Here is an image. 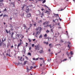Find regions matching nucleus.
<instances>
[{"label":"nucleus","mask_w":75,"mask_h":75,"mask_svg":"<svg viewBox=\"0 0 75 75\" xmlns=\"http://www.w3.org/2000/svg\"><path fill=\"white\" fill-rule=\"evenodd\" d=\"M51 44H49V46L50 47V48H51Z\"/></svg>","instance_id":"4c0bfd02"},{"label":"nucleus","mask_w":75,"mask_h":75,"mask_svg":"<svg viewBox=\"0 0 75 75\" xmlns=\"http://www.w3.org/2000/svg\"><path fill=\"white\" fill-rule=\"evenodd\" d=\"M68 47H69V49H70V45H68Z\"/></svg>","instance_id":"f704fd0d"},{"label":"nucleus","mask_w":75,"mask_h":75,"mask_svg":"<svg viewBox=\"0 0 75 75\" xmlns=\"http://www.w3.org/2000/svg\"><path fill=\"white\" fill-rule=\"evenodd\" d=\"M57 20V19H54V20L53 19V22H55V21H56V20Z\"/></svg>","instance_id":"cd10ccee"},{"label":"nucleus","mask_w":75,"mask_h":75,"mask_svg":"<svg viewBox=\"0 0 75 75\" xmlns=\"http://www.w3.org/2000/svg\"><path fill=\"white\" fill-rule=\"evenodd\" d=\"M44 52L43 51V50H40V54H42V53H43Z\"/></svg>","instance_id":"9d476101"},{"label":"nucleus","mask_w":75,"mask_h":75,"mask_svg":"<svg viewBox=\"0 0 75 75\" xmlns=\"http://www.w3.org/2000/svg\"><path fill=\"white\" fill-rule=\"evenodd\" d=\"M25 11L26 13H28V12L29 11V8H28V9H26L25 10Z\"/></svg>","instance_id":"2eb2a0df"},{"label":"nucleus","mask_w":75,"mask_h":75,"mask_svg":"<svg viewBox=\"0 0 75 75\" xmlns=\"http://www.w3.org/2000/svg\"><path fill=\"white\" fill-rule=\"evenodd\" d=\"M14 34V32H12L11 33V36H13Z\"/></svg>","instance_id":"6ab92c4d"},{"label":"nucleus","mask_w":75,"mask_h":75,"mask_svg":"<svg viewBox=\"0 0 75 75\" xmlns=\"http://www.w3.org/2000/svg\"><path fill=\"white\" fill-rule=\"evenodd\" d=\"M50 26H51V25H45L44 26V27H50Z\"/></svg>","instance_id":"dca6fc26"},{"label":"nucleus","mask_w":75,"mask_h":75,"mask_svg":"<svg viewBox=\"0 0 75 75\" xmlns=\"http://www.w3.org/2000/svg\"><path fill=\"white\" fill-rule=\"evenodd\" d=\"M70 54H71V56H72V55H74V54L73 53V52H70Z\"/></svg>","instance_id":"9b49d317"},{"label":"nucleus","mask_w":75,"mask_h":75,"mask_svg":"<svg viewBox=\"0 0 75 75\" xmlns=\"http://www.w3.org/2000/svg\"><path fill=\"white\" fill-rule=\"evenodd\" d=\"M25 51H26L25 49H24V51H23V54H25Z\"/></svg>","instance_id":"aec40b11"},{"label":"nucleus","mask_w":75,"mask_h":75,"mask_svg":"<svg viewBox=\"0 0 75 75\" xmlns=\"http://www.w3.org/2000/svg\"><path fill=\"white\" fill-rule=\"evenodd\" d=\"M31 47H30L29 48V50H31Z\"/></svg>","instance_id":"e2e57ef3"},{"label":"nucleus","mask_w":75,"mask_h":75,"mask_svg":"<svg viewBox=\"0 0 75 75\" xmlns=\"http://www.w3.org/2000/svg\"><path fill=\"white\" fill-rule=\"evenodd\" d=\"M30 69H33V66H31L30 67Z\"/></svg>","instance_id":"8fccbe9b"},{"label":"nucleus","mask_w":75,"mask_h":75,"mask_svg":"<svg viewBox=\"0 0 75 75\" xmlns=\"http://www.w3.org/2000/svg\"><path fill=\"white\" fill-rule=\"evenodd\" d=\"M25 58H26V59H28V57H27L25 56Z\"/></svg>","instance_id":"de8ad7c7"},{"label":"nucleus","mask_w":75,"mask_h":75,"mask_svg":"<svg viewBox=\"0 0 75 75\" xmlns=\"http://www.w3.org/2000/svg\"><path fill=\"white\" fill-rule=\"evenodd\" d=\"M40 60H44V58H40Z\"/></svg>","instance_id":"c756f323"},{"label":"nucleus","mask_w":75,"mask_h":75,"mask_svg":"<svg viewBox=\"0 0 75 75\" xmlns=\"http://www.w3.org/2000/svg\"><path fill=\"white\" fill-rule=\"evenodd\" d=\"M0 4H1V5H2V6H4V4H3V2L2 3H1Z\"/></svg>","instance_id":"473e14b6"},{"label":"nucleus","mask_w":75,"mask_h":75,"mask_svg":"<svg viewBox=\"0 0 75 75\" xmlns=\"http://www.w3.org/2000/svg\"><path fill=\"white\" fill-rule=\"evenodd\" d=\"M21 44H22V43H21V42H20V43L18 44L17 47V48L18 49V47H19V46L20 45H21Z\"/></svg>","instance_id":"423d86ee"},{"label":"nucleus","mask_w":75,"mask_h":75,"mask_svg":"<svg viewBox=\"0 0 75 75\" xmlns=\"http://www.w3.org/2000/svg\"><path fill=\"white\" fill-rule=\"evenodd\" d=\"M42 35H40L39 36V38H42Z\"/></svg>","instance_id":"5701e85b"},{"label":"nucleus","mask_w":75,"mask_h":75,"mask_svg":"<svg viewBox=\"0 0 75 75\" xmlns=\"http://www.w3.org/2000/svg\"><path fill=\"white\" fill-rule=\"evenodd\" d=\"M0 3H1V2H3V0H0Z\"/></svg>","instance_id":"37998d69"},{"label":"nucleus","mask_w":75,"mask_h":75,"mask_svg":"<svg viewBox=\"0 0 75 75\" xmlns=\"http://www.w3.org/2000/svg\"><path fill=\"white\" fill-rule=\"evenodd\" d=\"M66 8V7H64V9L61 8V10H58V11H62V10H65V8Z\"/></svg>","instance_id":"6e6552de"},{"label":"nucleus","mask_w":75,"mask_h":75,"mask_svg":"<svg viewBox=\"0 0 75 75\" xmlns=\"http://www.w3.org/2000/svg\"><path fill=\"white\" fill-rule=\"evenodd\" d=\"M2 42H1V43H0V47L1 46L2 47V45H3V38L2 39Z\"/></svg>","instance_id":"20e7f679"},{"label":"nucleus","mask_w":75,"mask_h":75,"mask_svg":"<svg viewBox=\"0 0 75 75\" xmlns=\"http://www.w3.org/2000/svg\"><path fill=\"white\" fill-rule=\"evenodd\" d=\"M50 28H51V32L52 33H53V31H52V26L51 27V26H50Z\"/></svg>","instance_id":"f3484780"},{"label":"nucleus","mask_w":75,"mask_h":75,"mask_svg":"<svg viewBox=\"0 0 75 75\" xmlns=\"http://www.w3.org/2000/svg\"><path fill=\"white\" fill-rule=\"evenodd\" d=\"M23 26L25 28L24 29H25V28H27V27L26 25H25V24H23Z\"/></svg>","instance_id":"ddd939ff"},{"label":"nucleus","mask_w":75,"mask_h":75,"mask_svg":"<svg viewBox=\"0 0 75 75\" xmlns=\"http://www.w3.org/2000/svg\"><path fill=\"white\" fill-rule=\"evenodd\" d=\"M32 26V24H30V27H31Z\"/></svg>","instance_id":"052dcab7"},{"label":"nucleus","mask_w":75,"mask_h":75,"mask_svg":"<svg viewBox=\"0 0 75 75\" xmlns=\"http://www.w3.org/2000/svg\"><path fill=\"white\" fill-rule=\"evenodd\" d=\"M46 32L47 33H48L50 32V31L48 30H47L46 31Z\"/></svg>","instance_id":"72a5a7b5"},{"label":"nucleus","mask_w":75,"mask_h":75,"mask_svg":"<svg viewBox=\"0 0 75 75\" xmlns=\"http://www.w3.org/2000/svg\"><path fill=\"white\" fill-rule=\"evenodd\" d=\"M48 23V22L47 21H46L43 23V25H47Z\"/></svg>","instance_id":"39448f33"},{"label":"nucleus","mask_w":75,"mask_h":75,"mask_svg":"<svg viewBox=\"0 0 75 75\" xmlns=\"http://www.w3.org/2000/svg\"><path fill=\"white\" fill-rule=\"evenodd\" d=\"M6 38H5L4 40V41H6Z\"/></svg>","instance_id":"680f3d73"},{"label":"nucleus","mask_w":75,"mask_h":75,"mask_svg":"<svg viewBox=\"0 0 75 75\" xmlns=\"http://www.w3.org/2000/svg\"><path fill=\"white\" fill-rule=\"evenodd\" d=\"M26 69L27 70V72H29V71H30V70H31V69H28V68H26Z\"/></svg>","instance_id":"f8f14e48"},{"label":"nucleus","mask_w":75,"mask_h":75,"mask_svg":"<svg viewBox=\"0 0 75 75\" xmlns=\"http://www.w3.org/2000/svg\"><path fill=\"white\" fill-rule=\"evenodd\" d=\"M4 11H6L7 9H6V8H5L4 10Z\"/></svg>","instance_id":"49530a36"},{"label":"nucleus","mask_w":75,"mask_h":75,"mask_svg":"<svg viewBox=\"0 0 75 75\" xmlns=\"http://www.w3.org/2000/svg\"><path fill=\"white\" fill-rule=\"evenodd\" d=\"M6 55H7V56H8V53H6Z\"/></svg>","instance_id":"338daca9"},{"label":"nucleus","mask_w":75,"mask_h":75,"mask_svg":"<svg viewBox=\"0 0 75 75\" xmlns=\"http://www.w3.org/2000/svg\"><path fill=\"white\" fill-rule=\"evenodd\" d=\"M11 48H13V45H12L11 47Z\"/></svg>","instance_id":"774afa93"},{"label":"nucleus","mask_w":75,"mask_h":75,"mask_svg":"<svg viewBox=\"0 0 75 75\" xmlns=\"http://www.w3.org/2000/svg\"><path fill=\"white\" fill-rule=\"evenodd\" d=\"M28 40L29 41V42H30L31 41V40H30V39H28Z\"/></svg>","instance_id":"c03bdc74"},{"label":"nucleus","mask_w":75,"mask_h":75,"mask_svg":"<svg viewBox=\"0 0 75 75\" xmlns=\"http://www.w3.org/2000/svg\"><path fill=\"white\" fill-rule=\"evenodd\" d=\"M39 34H40V32L39 31H38L36 32V33L35 34V35H34V33L33 34V35H34V37H35L36 38L37 37V35H39Z\"/></svg>","instance_id":"f257e3e1"},{"label":"nucleus","mask_w":75,"mask_h":75,"mask_svg":"<svg viewBox=\"0 0 75 75\" xmlns=\"http://www.w3.org/2000/svg\"><path fill=\"white\" fill-rule=\"evenodd\" d=\"M24 5L22 7V10H23V8H24Z\"/></svg>","instance_id":"e433bc0d"},{"label":"nucleus","mask_w":75,"mask_h":75,"mask_svg":"<svg viewBox=\"0 0 75 75\" xmlns=\"http://www.w3.org/2000/svg\"><path fill=\"white\" fill-rule=\"evenodd\" d=\"M31 13H29V14H28L27 15V16L28 17H31Z\"/></svg>","instance_id":"1a4fd4ad"},{"label":"nucleus","mask_w":75,"mask_h":75,"mask_svg":"<svg viewBox=\"0 0 75 75\" xmlns=\"http://www.w3.org/2000/svg\"><path fill=\"white\" fill-rule=\"evenodd\" d=\"M11 4L13 5V7H15V5H14V2H12L11 3Z\"/></svg>","instance_id":"4468645a"},{"label":"nucleus","mask_w":75,"mask_h":75,"mask_svg":"<svg viewBox=\"0 0 75 75\" xmlns=\"http://www.w3.org/2000/svg\"><path fill=\"white\" fill-rule=\"evenodd\" d=\"M60 42H64V41H63L61 39L60 40Z\"/></svg>","instance_id":"2f4dec72"},{"label":"nucleus","mask_w":75,"mask_h":75,"mask_svg":"<svg viewBox=\"0 0 75 75\" xmlns=\"http://www.w3.org/2000/svg\"><path fill=\"white\" fill-rule=\"evenodd\" d=\"M27 61H25V62H24V63L23 64V65H25V64H26V63H27Z\"/></svg>","instance_id":"412c9836"},{"label":"nucleus","mask_w":75,"mask_h":75,"mask_svg":"<svg viewBox=\"0 0 75 75\" xmlns=\"http://www.w3.org/2000/svg\"><path fill=\"white\" fill-rule=\"evenodd\" d=\"M69 45H71V43L70 42H69Z\"/></svg>","instance_id":"0e129e2a"},{"label":"nucleus","mask_w":75,"mask_h":75,"mask_svg":"<svg viewBox=\"0 0 75 75\" xmlns=\"http://www.w3.org/2000/svg\"><path fill=\"white\" fill-rule=\"evenodd\" d=\"M71 57H72V56H71L70 57H69V59H71Z\"/></svg>","instance_id":"bf43d9fd"},{"label":"nucleus","mask_w":75,"mask_h":75,"mask_svg":"<svg viewBox=\"0 0 75 75\" xmlns=\"http://www.w3.org/2000/svg\"><path fill=\"white\" fill-rule=\"evenodd\" d=\"M42 22V21L40 20L38 22V23H41Z\"/></svg>","instance_id":"a878e982"},{"label":"nucleus","mask_w":75,"mask_h":75,"mask_svg":"<svg viewBox=\"0 0 75 75\" xmlns=\"http://www.w3.org/2000/svg\"><path fill=\"white\" fill-rule=\"evenodd\" d=\"M67 36H68V38H69V36H68V33H67Z\"/></svg>","instance_id":"6e6d98bb"},{"label":"nucleus","mask_w":75,"mask_h":75,"mask_svg":"<svg viewBox=\"0 0 75 75\" xmlns=\"http://www.w3.org/2000/svg\"><path fill=\"white\" fill-rule=\"evenodd\" d=\"M44 8H42V9H41V10H42V11H44Z\"/></svg>","instance_id":"69168bd1"},{"label":"nucleus","mask_w":75,"mask_h":75,"mask_svg":"<svg viewBox=\"0 0 75 75\" xmlns=\"http://www.w3.org/2000/svg\"><path fill=\"white\" fill-rule=\"evenodd\" d=\"M58 25L59 26H60V23H58Z\"/></svg>","instance_id":"3c124183"},{"label":"nucleus","mask_w":75,"mask_h":75,"mask_svg":"<svg viewBox=\"0 0 75 75\" xmlns=\"http://www.w3.org/2000/svg\"><path fill=\"white\" fill-rule=\"evenodd\" d=\"M68 52H67V53H66V54H67L68 55V57H69V54H70V53H68Z\"/></svg>","instance_id":"a211bd4d"},{"label":"nucleus","mask_w":75,"mask_h":75,"mask_svg":"<svg viewBox=\"0 0 75 75\" xmlns=\"http://www.w3.org/2000/svg\"><path fill=\"white\" fill-rule=\"evenodd\" d=\"M44 37H47V34H45V35H44Z\"/></svg>","instance_id":"79ce46f5"},{"label":"nucleus","mask_w":75,"mask_h":75,"mask_svg":"<svg viewBox=\"0 0 75 75\" xmlns=\"http://www.w3.org/2000/svg\"><path fill=\"white\" fill-rule=\"evenodd\" d=\"M46 45H48V42H46Z\"/></svg>","instance_id":"603ef678"},{"label":"nucleus","mask_w":75,"mask_h":75,"mask_svg":"<svg viewBox=\"0 0 75 75\" xmlns=\"http://www.w3.org/2000/svg\"><path fill=\"white\" fill-rule=\"evenodd\" d=\"M50 59V60L48 59L47 60V61H48V62H50V61H51V59Z\"/></svg>","instance_id":"58836bf2"},{"label":"nucleus","mask_w":75,"mask_h":75,"mask_svg":"<svg viewBox=\"0 0 75 75\" xmlns=\"http://www.w3.org/2000/svg\"><path fill=\"white\" fill-rule=\"evenodd\" d=\"M10 27H11V28H13V26L11 25H10Z\"/></svg>","instance_id":"ea45409f"},{"label":"nucleus","mask_w":75,"mask_h":75,"mask_svg":"<svg viewBox=\"0 0 75 75\" xmlns=\"http://www.w3.org/2000/svg\"><path fill=\"white\" fill-rule=\"evenodd\" d=\"M3 45L4 47H6V44H3Z\"/></svg>","instance_id":"09e8293b"},{"label":"nucleus","mask_w":75,"mask_h":75,"mask_svg":"<svg viewBox=\"0 0 75 75\" xmlns=\"http://www.w3.org/2000/svg\"><path fill=\"white\" fill-rule=\"evenodd\" d=\"M36 25H37V23L35 22V23L33 25L34 26H35V27L36 26Z\"/></svg>","instance_id":"4be33fe9"},{"label":"nucleus","mask_w":75,"mask_h":75,"mask_svg":"<svg viewBox=\"0 0 75 75\" xmlns=\"http://www.w3.org/2000/svg\"><path fill=\"white\" fill-rule=\"evenodd\" d=\"M46 1V0H44V1H43L42 2V3H45Z\"/></svg>","instance_id":"bb28decb"},{"label":"nucleus","mask_w":75,"mask_h":75,"mask_svg":"<svg viewBox=\"0 0 75 75\" xmlns=\"http://www.w3.org/2000/svg\"><path fill=\"white\" fill-rule=\"evenodd\" d=\"M6 33H7V34H8V31H7V30H6Z\"/></svg>","instance_id":"a19ab883"},{"label":"nucleus","mask_w":75,"mask_h":75,"mask_svg":"<svg viewBox=\"0 0 75 75\" xmlns=\"http://www.w3.org/2000/svg\"><path fill=\"white\" fill-rule=\"evenodd\" d=\"M6 16H6V15H5L4 16V17H6Z\"/></svg>","instance_id":"13d9d810"},{"label":"nucleus","mask_w":75,"mask_h":75,"mask_svg":"<svg viewBox=\"0 0 75 75\" xmlns=\"http://www.w3.org/2000/svg\"><path fill=\"white\" fill-rule=\"evenodd\" d=\"M45 7H47V8H49L48 6H47V5H44Z\"/></svg>","instance_id":"7c9ffc66"},{"label":"nucleus","mask_w":75,"mask_h":75,"mask_svg":"<svg viewBox=\"0 0 75 75\" xmlns=\"http://www.w3.org/2000/svg\"><path fill=\"white\" fill-rule=\"evenodd\" d=\"M42 16H41L40 17L41 18H42V17H43V16H44V13H42V14H41Z\"/></svg>","instance_id":"393cba45"},{"label":"nucleus","mask_w":75,"mask_h":75,"mask_svg":"<svg viewBox=\"0 0 75 75\" xmlns=\"http://www.w3.org/2000/svg\"><path fill=\"white\" fill-rule=\"evenodd\" d=\"M32 47H34V44H32Z\"/></svg>","instance_id":"c9c22d12"},{"label":"nucleus","mask_w":75,"mask_h":75,"mask_svg":"<svg viewBox=\"0 0 75 75\" xmlns=\"http://www.w3.org/2000/svg\"><path fill=\"white\" fill-rule=\"evenodd\" d=\"M67 61V59H64L63 60H62V61H63V62H64V61Z\"/></svg>","instance_id":"c85d7f7f"},{"label":"nucleus","mask_w":75,"mask_h":75,"mask_svg":"<svg viewBox=\"0 0 75 75\" xmlns=\"http://www.w3.org/2000/svg\"><path fill=\"white\" fill-rule=\"evenodd\" d=\"M39 45V44H38V45L37 46V47H35V49L36 50H40V48L38 47Z\"/></svg>","instance_id":"7ed1b4c3"},{"label":"nucleus","mask_w":75,"mask_h":75,"mask_svg":"<svg viewBox=\"0 0 75 75\" xmlns=\"http://www.w3.org/2000/svg\"><path fill=\"white\" fill-rule=\"evenodd\" d=\"M33 60L34 61H35V60H36V59H35V58H33Z\"/></svg>","instance_id":"a18cd8bd"},{"label":"nucleus","mask_w":75,"mask_h":75,"mask_svg":"<svg viewBox=\"0 0 75 75\" xmlns=\"http://www.w3.org/2000/svg\"><path fill=\"white\" fill-rule=\"evenodd\" d=\"M40 29V30H39V33H40V31H41V30L42 29V28H41V27H38L36 29V30L37 31H38V30H39V29Z\"/></svg>","instance_id":"f03ea898"},{"label":"nucleus","mask_w":75,"mask_h":75,"mask_svg":"<svg viewBox=\"0 0 75 75\" xmlns=\"http://www.w3.org/2000/svg\"><path fill=\"white\" fill-rule=\"evenodd\" d=\"M56 16H58V17H59V15H58V14H56Z\"/></svg>","instance_id":"4d7b16f0"},{"label":"nucleus","mask_w":75,"mask_h":75,"mask_svg":"<svg viewBox=\"0 0 75 75\" xmlns=\"http://www.w3.org/2000/svg\"><path fill=\"white\" fill-rule=\"evenodd\" d=\"M11 36V38H13V35Z\"/></svg>","instance_id":"864d4df0"},{"label":"nucleus","mask_w":75,"mask_h":75,"mask_svg":"<svg viewBox=\"0 0 75 75\" xmlns=\"http://www.w3.org/2000/svg\"><path fill=\"white\" fill-rule=\"evenodd\" d=\"M45 13H47L48 14H50V12L48 11H46L45 12Z\"/></svg>","instance_id":"0eeeda50"},{"label":"nucleus","mask_w":75,"mask_h":75,"mask_svg":"<svg viewBox=\"0 0 75 75\" xmlns=\"http://www.w3.org/2000/svg\"><path fill=\"white\" fill-rule=\"evenodd\" d=\"M28 55H30V56H31V53L28 52Z\"/></svg>","instance_id":"b1692460"},{"label":"nucleus","mask_w":75,"mask_h":75,"mask_svg":"<svg viewBox=\"0 0 75 75\" xmlns=\"http://www.w3.org/2000/svg\"><path fill=\"white\" fill-rule=\"evenodd\" d=\"M3 16V13H2L1 15H0V17H2Z\"/></svg>","instance_id":"5fc2aeb1"}]
</instances>
